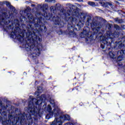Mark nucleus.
Instances as JSON below:
<instances>
[{
  "mask_svg": "<svg viewBox=\"0 0 125 125\" xmlns=\"http://www.w3.org/2000/svg\"><path fill=\"white\" fill-rule=\"evenodd\" d=\"M37 91L35 92V95L37 97V99L33 98V97L30 96L29 100L28 108L27 109V112L29 113V116L28 114H26V117L27 120L31 121V115L34 113H36L37 110H40L41 109L42 104V101H45V95H42L41 97H39L40 93L42 91V87H37Z\"/></svg>",
  "mask_w": 125,
  "mask_h": 125,
  "instance_id": "nucleus-1",
  "label": "nucleus"
},
{
  "mask_svg": "<svg viewBox=\"0 0 125 125\" xmlns=\"http://www.w3.org/2000/svg\"><path fill=\"white\" fill-rule=\"evenodd\" d=\"M66 5L70 9V10L67 11L66 13V10L63 8L62 9L60 3H57L55 6H51L50 9L52 16L56 13V10H60L59 13V15L60 16H71V15L72 16H81L79 8L71 3L67 4Z\"/></svg>",
  "mask_w": 125,
  "mask_h": 125,
  "instance_id": "nucleus-2",
  "label": "nucleus"
},
{
  "mask_svg": "<svg viewBox=\"0 0 125 125\" xmlns=\"http://www.w3.org/2000/svg\"><path fill=\"white\" fill-rule=\"evenodd\" d=\"M26 37L28 41L25 44V48H28L29 50H32L35 47L36 44L38 43V42H41V40L36 35V33L34 32L28 30L26 33Z\"/></svg>",
  "mask_w": 125,
  "mask_h": 125,
  "instance_id": "nucleus-3",
  "label": "nucleus"
},
{
  "mask_svg": "<svg viewBox=\"0 0 125 125\" xmlns=\"http://www.w3.org/2000/svg\"><path fill=\"white\" fill-rule=\"evenodd\" d=\"M37 6L38 8L35 7L32 9L36 16H47V13H46L47 7H48L47 4H39Z\"/></svg>",
  "mask_w": 125,
  "mask_h": 125,
  "instance_id": "nucleus-4",
  "label": "nucleus"
},
{
  "mask_svg": "<svg viewBox=\"0 0 125 125\" xmlns=\"http://www.w3.org/2000/svg\"><path fill=\"white\" fill-rule=\"evenodd\" d=\"M4 3L6 5L7 7H8L10 10L11 12L8 10H6L3 12V16H19V11L15 9L13 6L11 5L10 2L7 1H4Z\"/></svg>",
  "mask_w": 125,
  "mask_h": 125,
  "instance_id": "nucleus-5",
  "label": "nucleus"
},
{
  "mask_svg": "<svg viewBox=\"0 0 125 125\" xmlns=\"http://www.w3.org/2000/svg\"><path fill=\"white\" fill-rule=\"evenodd\" d=\"M50 102L51 104L53 105L54 107V109H53V111H51V106H50V105H48V106H47L48 112H49V113H52V114L53 115H54L55 117H58V116H59L60 109H59V107H58V106H57V105L55 104V103H54V101L50 100Z\"/></svg>",
  "mask_w": 125,
  "mask_h": 125,
  "instance_id": "nucleus-6",
  "label": "nucleus"
},
{
  "mask_svg": "<svg viewBox=\"0 0 125 125\" xmlns=\"http://www.w3.org/2000/svg\"><path fill=\"white\" fill-rule=\"evenodd\" d=\"M31 8L28 6L26 8H21L20 11V14L21 16H31L32 14L31 13Z\"/></svg>",
  "mask_w": 125,
  "mask_h": 125,
  "instance_id": "nucleus-7",
  "label": "nucleus"
},
{
  "mask_svg": "<svg viewBox=\"0 0 125 125\" xmlns=\"http://www.w3.org/2000/svg\"><path fill=\"white\" fill-rule=\"evenodd\" d=\"M14 120L16 122H20L21 125H22L23 122L25 121V113L22 114L21 113H20L19 114H17L14 117Z\"/></svg>",
  "mask_w": 125,
  "mask_h": 125,
  "instance_id": "nucleus-8",
  "label": "nucleus"
},
{
  "mask_svg": "<svg viewBox=\"0 0 125 125\" xmlns=\"http://www.w3.org/2000/svg\"><path fill=\"white\" fill-rule=\"evenodd\" d=\"M100 4H101V6H103V7H107L108 5H109L111 8H114L115 7V6L113 5V3L112 2H104V1H101L99 2Z\"/></svg>",
  "mask_w": 125,
  "mask_h": 125,
  "instance_id": "nucleus-9",
  "label": "nucleus"
},
{
  "mask_svg": "<svg viewBox=\"0 0 125 125\" xmlns=\"http://www.w3.org/2000/svg\"><path fill=\"white\" fill-rule=\"evenodd\" d=\"M46 18H50V19H52V21H53L55 22V24H56V25H59V23H60V22L59 21H60V19H59V17L46 16L45 17V19H46Z\"/></svg>",
  "mask_w": 125,
  "mask_h": 125,
  "instance_id": "nucleus-10",
  "label": "nucleus"
},
{
  "mask_svg": "<svg viewBox=\"0 0 125 125\" xmlns=\"http://www.w3.org/2000/svg\"><path fill=\"white\" fill-rule=\"evenodd\" d=\"M11 37L13 39H21V38H22V36H21V35H17V32L13 31L11 33Z\"/></svg>",
  "mask_w": 125,
  "mask_h": 125,
  "instance_id": "nucleus-11",
  "label": "nucleus"
},
{
  "mask_svg": "<svg viewBox=\"0 0 125 125\" xmlns=\"http://www.w3.org/2000/svg\"><path fill=\"white\" fill-rule=\"evenodd\" d=\"M80 36L81 38H86V37H88V36H89V34L86 31H83V32L81 33Z\"/></svg>",
  "mask_w": 125,
  "mask_h": 125,
  "instance_id": "nucleus-12",
  "label": "nucleus"
},
{
  "mask_svg": "<svg viewBox=\"0 0 125 125\" xmlns=\"http://www.w3.org/2000/svg\"><path fill=\"white\" fill-rule=\"evenodd\" d=\"M108 39H112L109 35H107V38L103 39V42L104 43V44H107V43H108V42H107V40H108Z\"/></svg>",
  "mask_w": 125,
  "mask_h": 125,
  "instance_id": "nucleus-13",
  "label": "nucleus"
},
{
  "mask_svg": "<svg viewBox=\"0 0 125 125\" xmlns=\"http://www.w3.org/2000/svg\"><path fill=\"white\" fill-rule=\"evenodd\" d=\"M1 22H4V24H8L10 22V21H5V20H4V19L2 18V17H0V23L1 24Z\"/></svg>",
  "mask_w": 125,
  "mask_h": 125,
  "instance_id": "nucleus-14",
  "label": "nucleus"
},
{
  "mask_svg": "<svg viewBox=\"0 0 125 125\" xmlns=\"http://www.w3.org/2000/svg\"><path fill=\"white\" fill-rule=\"evenodd\" d=\"M2 124H3V125H10V124H11V120L10 119H9L8 120H6L4 122L3 121Z\"/></svg>",
  "mask_w": 125,
  "mask_h": 125,
  "instance_id": "nucleus-15",
  "label": "nucleus"
},
{
  "mask_svg": "<svg viewBox=\"0 0 125 125\" xmlns=\"http://www.w3.org/2000/svg\"><path fill=\"white\" fill-rule=\"evenodd\" d=\"M88 4H89V5H90L91 6H95L96 5H95V2L92 1H88Z\"/></svg>",
  "mask_w": 125,
  "mask_h": 125,
  "instance_id": "nucleus-16",
  "label": "nucleus"
},
{
  "mask_svg": "<svg viewBox=\"0 0 125 125\" xmlns=\"http://www.w3.org/2000/svg\"><path fill=\"white\" fill-rule=\"evenodd\" d=\"M45 2H48V3H55V0H45Z\"/></svg>",
  "mask_w": 125,
  "mask_h": 125,
  "instance_id": "nucleus-17",
  "label": "nucleus"
},
{
  "mask_svg": "<svg viewBox=\"0 0 125 125\" xmlns=\"http://www.w3.org/2000/svg\"><path fill=\"white\" fill-rule=\"evenodd\" d=\"M96 10L98 12H100L101 13H102L104 12V11H103V10H102L101 9H99L98 8H96Z\"/></svg>",
  "mask_w": 125,
  "mask_h": 125,
  "instance_id": "nucleus-18",
  "label": "nucleus"
},
{
  "mask_svg": "<svg viewBox=\"0 0 125 125\" xmlns=\"http://www.w3.org/2000/svg\"><path fill=\"white\" fill-rule=\"evenodd\" d=\"M109 55L111 57V58H114V57L115 56V55H114V54H113V53L112 52H110L109 53Z\"/></svg>",
  "mask_w": 125,
  "mask_h": 125,
  "instance_id": "nucleus-19",
  "label": "nucleus"
},
{
  "mask_svg": "<svg viewBox=\"0 0 125 125\" xmlns=\"http://www.w3.org/2000/svg\"><path fill=\"white\" fill-rule=\"evenodd\" d=\"M106 28H108V30H110L112 27V24H108L106 26Z\"/></svg>",
  "mask_w": 125,
  "mask_h": 125,
  "instance_id": "nucleus-20",
  "label": "nucleus"
},
{
  "mask_svg": "<svg viewBox=\"0 0 125 125\" xmlns=\"http://www.w3.org/2000/svg\"><path fill=\"white\" fill-rule=\"evenodd\" d=\"M118 61H122L123 60V57L122 56H119L117 58Z\"/></svg>",
  "mask_w": 125,
  "mask_h": 125,
  "instance_id": "nucleus-21",
  "label": "nucleus"
},
{
  "mask_svg": "<svg viewBox=\"0 0 125 125\" xmlns=\"http://www.w3.org/2000/svg\"><path fill=\"white\" fill-rule=\"evenodd\" d=\"M114 27H115V29H116V30H120V26H119V25H118L117 24H115Z\"/></svg>",
  "mask_w": 125,
  "mask_h": 125,
  "instance_id": "nucleus-22",
  "label": "nucleus"
},
{
  "mask_svg": "<svg viewBox=\"0 0 125 125\" xmlns=\"http://www.w3.org/2000/svg\"><path fill=\"white\" fill-rule=\"evenodd\" d=\"M115 21L117 23H121V21H120V20H119V19H116Z\"/></svg>",
  "mask_w": 125,
  "mask_h": 125,
  "instance_id": "nucleus-23",
  "label": "nucleus"
},
{
  "mask_svg": "<svg viewBox=\"0 0 125 125\" xmlns=\"http://www.w3.org/2000/svg\"><path fill=\"white\" fill-rule=\"evenodd\" d=\"M96 1H100V2H101V1H105V0H94Z\"/></svg>",
  "mask_w": 125,
  "mask_h": 125,
  "instance_id": "nucleus-24",
  "label": "nucleus"
},
{
  "mask_svg": "<svg viewBox=\"0 0 125 125\" xmlns=\"http://www.w3.org/2000/svg\"><path fill=\"white\" fill-rule=\"evenodd\" d=\"M46 119H50V117H49V114H48L45 117Z\"/></svg>",
  "mask_w": 125,
  "mask_h": 125,
  "instance_id": "nucleus-25",
  "label": "nucleus"
},
{
  "mask_svg": "<svg viewBox=\"0 0 125 125\" xmlns=\"http://www.w3.org/2000/svg\"><path fill=\"white\" fill-rule=\"evenodd\" d=\"M43 107L42 108V109H44V108H45V107H46V104H45V103H44V105H43Z\"/></svg>",
  "mask_w": 125,
  "mask_h": 125,
  "instance_id": "nucleus-26",
  "label": "nucleus"
},
{
  "mask_svg": "<svg viewBox=\"0 0 125 125\" xmlns=\"http://www.w3.org/2000/svg\"><path fill=\"white\" fill-rule=\"evenodd\" d=\"M114 2H115L116 4H120V3L119 2V1L117 0H114Z\"/></svg>",
  "mask_w": 125,
  "mask_h": 125,
  "instance_id": "nucleus-27",
  "label": "nucleus"
},
{
  "mask_svg": "<svg viewBox=\"0 0 125 125\" xmlns=\"http://www.w3.org/2000/svg\"><path fill=\"white\" fill-rule=\"evenodd\" d=\"M31 6H32V7H34L33 8H35V7H36V5L35 4H31Z\"/></svg>",
  "mask_w": 125,
  "mask_h": 125,
  "instance_id": "nucleus-28",
  "label": "nucleus"
},
{
  "mask_svg": "<svg viewBox=\"0 0 125 125\" xmlns=\"http://www.w3.org/2000/svg\"><path fill=\"white\" fill-rule=\"evenodd\" d=\"M101 47L103 48V49H104V45H103V44H101Z\"/></svg>",
  "mask_w": 125,
  "mask_h": 125,
  "instance_id": "nucleus-29",
  "label": "nucleus"
},
{
  "mask_svg": "<svg viewBox=\"0 0 125 125\" xmlns=\"http://www.w3.org/2000/svg\"><path fill=\"white\" fill-rule=\"evenodd\" d=\"M65 125H74L72 123H67Z\"/></svg>",
  "mask_w": 125,
  "mask_h": 125,
  "instance_id": "nucleus-30",
  "label": "nucleus"
},
{
  "mask_svg": "<svg viewBox=\"0 0 125 125\" xmlns=\"http://www.w3.org/2000/svg\"><path fill=\"white\" fill-rule=\"evenodd\" d=\"M84 16H89V15L87 14V13H85Z\"/></svg>",
  "mask_w": 125,
  "mask_h": 125,
  "instance_id": "nucleus-31",
  "label": "nucleus"
},
{
  "mask_svg": "<svg viewBox=\"0 0 125 125\" xmlns=\"http://www.w3.org/2000/svg\"><path fill=\"white\" fill-rule=\"evenodd\" d=\"M58 34L59 35H61V34H62V31H60V32H58Z\"/></svg>",
  "mask_w": 125,
  "mask_h": 125,
  "instance_id": "nucleus-32",
  "label": "nucleus"
},
{
  "mask_svg": "<svg viewBox=\"0 0 125 125\" xmlns=\"http://www.w3.org/2000/svg\"><path fill=\"white\" fill-rule=\"evenodd\" d=\"M2 108H4V110H6V107H5V106H2Z\"/></svg>",
  "mask_w": 125,
  "mask_h": 125,
  "instance_id": "nucleus-33",
  "label": "nucleus"
},
{
  "mask_svg": "<svg viewBox=\"0 0 125 125\" xmlns=\"http://www.w3.org/2000/svg\"><path fill=\"white\" fill-rule=\"evenodd\" d=\"M77 0V1H80V2L83 1V0Z\"/></svg>",
  "mask_w": 125,
  "mask_h": 125,
  "instance_id": "nucleus-34",
  "label": "nucleus"
},
{
  "mask_svg": "<svg viewBox=\"0 0 125 125\" xmlns=\"http://www.w3.org/2000/svg\"><path fill=\"white\" fill-rule=\"evenodd\" d=\"M84 13H81V15H82L83 16H84Z\"/></svg>",
  "mask_w": 125,
  "mask_h": 125,
  "instance_id": "nucleus-35",
  "label": "nucleus"
},
{
  "mask_svg": "<svg viewBox=\"0 0 125 125\" xmlns=\"http://www.w3.org/2000/svg\"><path fill=\"white\" fill-rule=\"evenodd\" d=\"M0 113H1V109H0Z\"/></svg>",
  "mask_w": 125,
  "mask_h": 125,
  "instance_id": "nucleus-36",
  "label": "nucleus"
},
{
  "mask_svg": "<svg viewBox=\"0 0 125 125\" xmlns=\"http://www.w3.org/2000/svg\"><path fill=\"white\" fill-rule=\"evenodd\" d=\"M119 0V1H121V0Z\"/></svg>",
  "mask_w": 125,
  "mask_h": 125,
  "instance_id": "nucleus-37",
  "label": "nucleus"
},
{
  "mask_svg": "<svg viewBox=\"0 0 125 125\" xmlns=\"http://www.w3.org/2000/svg\"><path fill=\"white\" fill-rule=\"evenodd\" d=\"M78 6H81V5H78Z\"/></svg>",
  "mask_w": 125,
  "mask_h": 125,
  "instance_id": "nucleus-38",
  "label": "nucleus"
},
{
  "mask_svg": "<svg viewBox=\"0 0 125 125\" xmlns=\"http://www.w3.org/2000/svg\"><path fill=\"white\" fill-rule=\"evenodd\" d=\"M38 51H40V49H38Z\"/></svg>",
  "mask_w": 125,
  "mask_h": 125,
  "instance_id": "nucleus-39",
  "label": "nucleus"
},
{
  "mask_svg": "<svg viewBox=\"0 0 125 125\" xmlns=\"http://www.w3.org/2000/svg\"><path fill=\"white\" fill-rule=\"evenodd\" d=\"M79 26V25H77V27H78Z\"/></svg>",
  "mask_w": 125,
  "mask_h": 125,
  "instance_id": "nucleus-40",
  "label": "nucleus"
},
{
  "mask_svg": "<svg viewBox=\"0 0 125 125\" xmlns=\"http://www.w3.org/2000/svg\"><path fill=\"white\" fill-rule=\"evenodd\" d=\"M79 28H81V26H79Z\"/></svg>",
  "mask_w": 125,
  "mask_h": 125,
  "instance_id": "nucleus-41",
  "label": "nucleus"
},
{
  "mask_svg": "<svg viewBox=\"0 0 125 125\" xmlns=\"http://www.w3.org/2000/svg\"><path fill=\"white\" fill-rule=\"evenodd\" d=\"M26 124H24L23 125H25Z\"/></svg>",
  "mask_w": 125,
  "mask_h": 125,
  "instance_id": "nucleus-42",
  "label": "nucleus"
}]
</instances>
